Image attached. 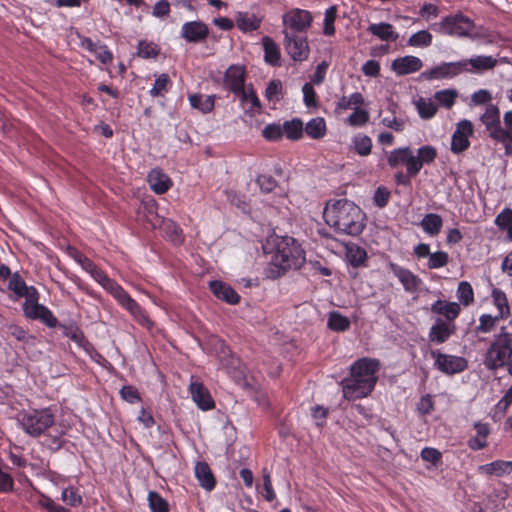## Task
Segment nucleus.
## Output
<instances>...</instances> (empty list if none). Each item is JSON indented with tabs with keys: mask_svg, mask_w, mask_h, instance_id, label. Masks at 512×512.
I'll return each mask as SVG.
<instances>
[{
	"mask_svg": "<svg viewBox=\"0 0 512 512\" xmlns=\"http://www.w3.org/2000/svg\"><path fill=\"white\" fill-rule=\"evenodd\" d=\"M270 255L266 270L268 278L276 279L291 269H299L305 263V252L298 241L289 236H271L265 245Z\"/></svg>",
	"mask_w": 512,
	"mask_h": 512,
	"instance_id": "1",
	"label": "nucleus"
},
{
	"mask_svg": "<svg viewBox=\"0 0 512 512\" xmlns=\"http://www.w3.org/2000/svg\"><path fill=\"white\" fill-rule=\"evenodd\" d=\"M118 304L127 310L140 325L151 328L153 323L145 310L115 280L98 268L89 258L81 259L79 264Z\"/></svg>",
	"mask_w": 512,
	"mask_h": 512,
	"instance_id": "2",
	"label": "nucleus"
},
{
	"mask_svg": "<svg viewBox=\"0 0 512 512\" xmlns=\"http://www.w3.org/2000/svg\"><path fill=\"white\" fill-rule=\"evenodd\" d=\"M380 362L364 357L355 361L350 368V376L342 381L343 396L347 400L367 397L377 383Z\"/></svg>",
	"mask_w": 512,
	"mask_h": 512,
	"instance_id": "3",
	"label": "nucleus"
},
{
	"mask_svg": "<svg viewBox=\"0 0 512 512\" xmlns=\"http://www.w3.org/2000/svg\"><path fill=\"white\" fill-rule=\"evenodd\" d=\"M323 217L326 224L339 233L358 235L364 228V214L361 209L346 199L327 202Z\"/></svg>",
	"mask_w": 512,
	"mask_h": 512,
	"instance_id": "4",
	"label": "nucleus"
},
{
	"mask_svg": "<svg viewBox=\"0 0 512 512\" xmlns=\"http://www.w3.org/2000/svg\"><path fill=\"white\" fill-rule=\"evenodd\" d=\"M437 150L431 145H423L417 149L416 154L408 147H399L392 150L387 157V163L391 168L400 165L406 167L407 175L410 177L417 176L424 165H429L435 161Z\"/></svg>",
	"mask_w": 512,
	"mask_h": 512,
	"instance_id": "5",
	"label": "nucleus"
},
{
	"mask_svg": "<svg viewBox=\"0 0 512 512\" xmlns=\"http://www.w3.org/2000/svg\"><path fill=\"white\" fill-rule=\"evenodd\" d=\"M512 358V333L501 327L487 348L483 364L488 370H498L506 366Z\"/></svg>",
	"mask_w": 512,
	"mask_h": 512,
	"instance_id": "6",
	"label": "nucleus"
},
{
	"mask_svg": "<svg viewBox=\"0 0 512 512\" xmlns=\"http://www.w3.org/2000/svg\"><path fill=\"white\" fill-rule=\"evenodd\" d=\"M18 422L28 435L38 437L54 424L55 417L49 408L31 409L19 413Z\"/></svg>",
	"mask_w": 512,
	"mask_h": 512,
	"instance_id": "7",
	"label": "nucleus"
},
{
	"mask_svg": "<svg viewBox=\"0 0 512 512\" xmlns=\"http://www.w3.org/2000/svg\"><path fill=\"white\" fill-rule=\"evenodd\" d=\"M475 28L474 22L462 13L446 16L432 25V29L440 34L454 37H471Z\"/></svg>",
	"mask_w": 512,
	"mask_h": 512,
	"instance_id": "8",
	"label": "nucleus"
},
{
	"mask_svg": "<svg viewBox=\"0 0 512 512\" xmlns=\"http://www.w3.org/2000/svg\"><path fill=\"white\" fill-rule=\"evenodd\" d=\"M23 312L27 318L39 320L50 328L57 325L58 321L52 312L46 306L38 303V293L24 301Z\"/></svg>",
	"mask_w": 512,
	"mask_h": 512,
	"instance_id": "9",
	"label": "nucleus"
},
{
	"mask_svg": "<svg viewBox=\"0 0 512 512\" xmlns=\"http://www.w3.org/2000/svg\"><path fill=\"white\" fill-rule=\"evenodd\" d=\"M468 70L466 61L444 62L420 74L423 80H441L453 78L460 73Z\"/></svg>",
	"mask_w": 512,
	"mask_h": 512,
	"instance_id": "10",
	"label": "nucleus"
},
{
	"mask_svg": "<svg viewBox=\"0 0 512 512\" xmlns=\"http://www.w3.org/2000/svg\"><path fill=\"white\" fill-rule=\"evenodd\" d=\"M312 21L313 17L309 11L299 8L291 9L283 15L284 31L304 32L311 26Z\"/></svg>",
	"mask_w": 512,
	"mask_h": 512,
	"instance_id": "11",
	"label": "nucleus"
},
{
	"mask_svg": "<svg viewBox=\"0 0 512 512\" xmlns=\"http://www.w3.org/2000/svg\"><path fill=\"white\" fill-rule=\"evenodd\" d=\"M473 124L470 120L463 119L456 125L452 134L451 151L455 154L467 150L470 146L469 138L473 135Z\"/></svg>",
	"mask_w": 512,
	"mask_h": 512,
	"instance_id": "12",
	"label": "nucleus"
},
{
	"mask_svg": "<svg viewBox=\"0 0 512 512\" xmlns=\"http://www.w3.org/2000/svg\"><path fill=\"white\" fill-rule=\"evenodd\" d=\"M432 356L435 357V367L445 374L460 373L468 366V362L464 357L441 352H432Z\"/></svg>",
	"mask_w": 512,
	"mask_h": 512,
	"instance_id": "13",
	"label": "nucleus"
},
{
	"mask_svg": "<svg viewBox=\"0 0 512 512\" xmlns=\"http://www.w3.org/2000/svg\"><path fill=\"white\" fill-rule=\"evenodd\" d=\"M285 49L290 57L295 61H304L309 56V46L307 38L296 35L289 31H284Z\"/></svg>",
	"mask_w": 512,
	"mask_h": 512,
	"instance_id": "14",
	"label": "nucleus"
},
{
	"mask_svg": "<svg viewBox=\"0 0 512 512\" xmlns=\"http://www.w3.org/2000/svg\"><path fill=\"white\" fill-rule=\"evenodd\" d=\"M390 271L398 278L406 292L415 293L420 289L422 280L410 270L393 262L388 264Z\"/></svg>",
	"mask_w": 512,
	"mask_h": 512,
	"instance_id": "15",
	"label": "nucleus"
},
{
	"mask_svg": "<svg viewBox=\"0 0 512 512\" xmlns=\"http://www.w3.org/2000/svg\"><path fill=\"white\" fill-rule=\"evenodd\" d=\"M79 46L93 54L104 65L110 64L113 61L112 52L100 41L94 42L89 37L79 36Z\"/></svg>",
	"mask_w": 512,
	"mask_h": 512,
	"instance_id": "16",
	"label": "nucleus"
},
{
	"mask_svg": "<svg viewBox=\"0 0 512 512\" xmlns=\"http://www.w3.org/2000/svg\"><path fill=\"white\" fill-rule=\"evenodd\" d=\"M480 121L485 126L492 139L505 130L501 126L500 110L494 104L489 103L486 106L484 113L480 117Z\"/></svg>",
	"mask_w": 512,
	"mask_h": 512,
	"instance_id": "17",
	"label": "nucleus"
},
{
	"mask_svg": "<svg viewBox=\"0 0 512 512\" xmlns=\"http://www.w3.org/2000/svg\"><path fill=\"white\" fill-rule=\"evenodd\" d=\"M423 67L422 60L413 55L398 57L392 61L391 69L398 76H404L418 72Z\"/></svg>",
	"mask_w": 512,
	"mask_h": 512,
	"instance_id": "18",
	"label": "nucleus"
},
{
	"mask_svg": "<svg viewBox=\"0 0 512 512\" xmlns=\"http://www.w3.org/2000/svg\"><path fill=\"white\" fill-rule=\"evenodd\" d=\"M245 68L241 65H231L224 75V86L238 94L245 88Z\"/></svg>",
	"mask_w": 512,
	"mask_h": 512,
	"instance_id": "19",
	"label": "nucleus"
},
{
	"mask_svg": "<svg viewBox=\"0 0 512 512\" xmlns=\"http://www.w3.org/2000/svg\"><path fill=\"white\" fill-rule=\"evenodd\" d=\"M209 30L201 21L186 22L182 25L181 36L188 42L198 43L206 39Z\"/></svg>",
	"mask_w": 512,
	"mask_h": 512,
	"instance_id": "20",
	"label": "nucleus"
},
{
	"mask_svg": "<svg viewBox=\"0 0 512 512\" xmlns=\"http://www.w3.org/2000/svg\"><path fill=\"white\" fill-rule=\"evenodd\" d=\"M150 189L156 194H164L172 187L171 178L160 168L152 169L147 176Z\"/></svg>",
	"mask_w": 512,
	"mask_h": 512,
	"instance_id": "21",
	"label": "nucleus"
},
{
	"mask_svg": "<svg viewBox=\"0 0 512 512\" xmlns=\"http://www.w3.org/2000/svg\"><path fill=\"white\" fill-rule=\"evenodd\" d=\"M190 393L193 401L201 410H210L214 407V401L208 391L201 383L191 382Z\"/></svg>",
	"mask_w": 512,
	"mask_h": 512,
	"instance_id": "22",
	"label": "nucleus"
},
{
	"mask_svg": "<svg viewBox=\"0 0 512 512\" xmlns=\"http://www.w3.org/2000/svg\"><path fill=\"white\" fill-rule=\"evenodd\" d=\"M368 31L373 36L386 42L396 41L399 37V34L395 31L393 25L387 22L370 24Z\"/></svg>",
	"mask_w": 512,
	"mask_h": 512,
	"instance_id": "23",
	"label": "nucleus"
},
{
	"mask_svg": "<svg viewBox=\"0 0 512 512\" xmlns=\"http://www.w3.org/2000/svg\"><path fill=\"white\" fill-rule=\"evenodd\" d=\"M209 286L217 298L222 299L229 304H236L239 302V295L229 285L221 281H211Z\"/></svg>",
	"mask_w": 512,
	"mask_h": 512,
	"instance_id": "24",
	"label": "nucleus"
},
{
	"mask_svg": "<svg viewBox=\"0 0 512 512\" xmlns=\"http://www.w3.org/2000/svg\"><path fill=\"white\" fill-rule=\"evenodd\" d=\"M453 332V326H450L446 322L439 320L431 326L428 337L430 342L442 344L450 338Z\"/></svg>",
	"mask_w": 512,
	"mask_h": 512,
	"instance_id": "25",
	"label": "nucleus"
},
{
	"mask_svg": "<svg viewBox=\"0 0 512 512\" xmlns=\"http://www.w3.org/2000/svg\"><path fill=\"white\" fill-rule=\"evenodd\" d=\"M467 62L468 70L470 73H482L484 71L493 69L497 63V60L492 56L478 55L471 57Z\"/></svg>",
	"mask_w": 512,
	"mask_h": 512,
	"instance_id": "26",
	"label": "nucleus"
},
{
	"mask_svg": "<svg viewBox=\"0 0 512 512\" xmlns=\"http://www.w3.org/2000/svg\"><path fill=\"white\" fill-rule=\"evenodd\" d=\"M478 471L484 475L502 477L512 472V461L496 460L479 466Z\"/></svg>",
	"mask_w": 512,
	"mask_h": 512,
	"instance_id": "27",
	"label": "nucleus"
},
{
	"mask_svg": "<svg viewBox=\"0 0 512 512\" xmlns=\"http://www.w3.org/2000/svg\"><path fill=\"white\" fill-rule=\"evenodd\" d=\"M156 202L154 200H148L141 203L137 211L139 219L147 222L151 227L155 228L161 223V219L158 217L156 212Z\"/></svg>",
	"mask_w": 512,
	"mask_h": 512,
	"instance_id": "28",
	"label": "nucleus"
},
{
	"mask_svg": "<svg viewBox=\"0 0 512 512\" xmlns=\"http://www.w3.org/2000/svg\"><path fill=\"white\" fill-rule=\"evenodd\" d=\"M8 288L18 297H25V300L37 294V290L33 286H27L18 273H14L9 281Z\"/></svg>",
	"mask_w": 512,
	"mask_h": 512,
	"instance_id": "29",
	"label": "nucleus"
},
{
	"mask_svg": "<svg viewBox=\"0 0 512 512\" xmlns=\"http://www.w3.org/2000/svg\"><path fill=\"white\" fill-rule=\"evenodd\" d=\"M460 305L456 302L437 300L431 306V311L443 315L449 320H454L460 313Z\"/></svg>",
	"mask_w": 512,
	"mask_h": 512,
	"instance_id": "30",
	"label": "nucleus"
},
{
	"mask_svg": "<svg viewBox=\"0 0 512 512\" xmlns=\"http://www.w3.org/2000/svg\"><path fill=\"white\" fill-rule=\"evenodd\" d=\"M414 105L422 119L433 118L438 110V105L435 103L434 98L419 97L414 101Z\"/></svg>",
	"mask_w": 512,
	"mask_h": 512,
	"instance_id": "31",
	"label": "nucleus"
},
{
	"mask_svg": "<svg viewBox=\"0 0 512 512\" xmlns=\"http://www.w3.org/2000/svg\"><path fill=\"white\" fill-rule=\"evenodd\" d=\"M261 19L255 14L248 12H238L236 15V25L242 32H251L260 27Z\"/></svg>",
	"mask_w": 512,
	"mask_h": 512,
	"instance_id": "32",
	"label": "nucleus"
},
{
	"mask_svg": "<svg viewBox=\"0 0 512 512\" xmlns=\"http://www.w3.org/2000/svg\"><path fill=\"white\" fill-rule=\"evenodd\" d=\"M195 476L200 485L206 490H212L215 486V480L212 472L205 462H197L195 465Z\"/></svg>",
	"mask_w": 512,
	"mask_h": 512,
	"instance_id": "33",
	"label": "nucleus"
},
{
	"mask_svg": "<svg viewBox=\"0 0 512 512\" xmlns=\"http://www.w3.org/2000/svg\"><path fill=\"white\" fill-rule=\"evenodd\" d=\"M262 44L265 62L273 66L279 65L281 54L277 44L268 36L262 39Z\"/></svg>",
	"mask_w": 512,
	"mask_h": 512,
	"instance_id": "34",
	"label": "nucleus"
},
{
	"mask_svg": "<svg viewBox=\"0 0 512 512\" xmlns=\"http://www.w3.org/2000/svg\"><path fill=\"white\" fill-rule=\"evenodd\" d=\"M491 296L493 304L498 310V317L503 319L508 318L510 316V306L506 294L500 289H493Z\"/></svg>",
	"mask_w": 512,
	"mask_h": 512,
	"instance_id": "35",
	"label": "nucleus"
},
{
	"mask_svg": "<svg viewBox=\"0 0 512 512\" xmlns=\"http://www.w3.org/2000/svg\"><path fill=\"white\" fill-rule=\"evenodd\" d=\"M190 105L202 113H209L214 108V96H202L199 94H193L189 96Z\"/></svg>",
	"mask_w": 512,
	"mask_h": 512,
	"instance_id": "36",
	"label": "nucleus"
},
{
	"mask_svg": "<svg viewBox=\"0 0 512 512\" xmlns=\"http://www.w3.org/2000/svg\"><path fill=\"white\" fill-rule=\"evenodd\" d=\"M442 224V218L438 214L434 213L425 215L421 221V227L431 236L437 235L440 232Z\"/></svg>",
	"mask_w": 512,
	"mask_h": 512,
	"instance_id": "37",
	"label": "nucleus"
},
{
	"mask_svg": "<svg viewBox=\"0 0 512 512\" xmlns=\"http://www.w3.org/2000/svg\"><path fill=\"white\" fill-rule=\"evenodd\" d=\"M306 134L313 139H320L326 134V123L324 118L316 117L311 119L305 126Z\"/></svg>",
	"mask_w": 512,
	"mask_h": 512,
	"instance_id": "38",
	"label": "nucleus"
},
{
	"mask_svg": "<svg viewBox=\"0 0 512 512\" xmlns=\"http://www.w3.org/2000/svg\"><path fill=\"white\" fill-rule=\"evenodd\" d=\"M458 97V92L455 89H443L435 92L434 100L441 107L446 109L452 108Z\"/></svg>",
	"mask_w": 512,
	"mask_h": 512,
	"instance_id": "39",
	"label": "nucleus"
},
{
	"mask_svg": "<svg viewBox=\"0 0 512 512\" xmlns=\"http://www.w3.org/2000/svg\"><path fill=\"white\" fill-rule=\"evenodd\" d=\"M346 258L352 266L358 267L365 262L367 253L358 245L351 244L346 247Z\"/></svg>",
	"mask_w": 512,
	"mask_h": 512,
	"instance_id": "40",
	"label": "nucleus"
},
{
	"mask_svg": "<svg viewBox=\"0 0 512 512\" xmlns=\"http://www.w3.org/2000/svg\"><path fill=\"white\" fill-rule=\"evenodd\" d=\"M327 326L333 331L343 332L349 329L350 321L340 312L333 311L329 313Z\"/></svg>",
	"mask_w": 512,
	"mask_h": 512,
	"instance_id": "41",
	"label": "nucleus"
},
{
	"mask_svg": "<svg viewBox=\"0 0 512 512\" xmlns=\"http://www.w3.org/2000/svg\"><path fill=\"white\" fill-rule=\"evenodd\" d=\"M433 36L428 30H420L413 33L407 44L411 47L425 48L432 44Z\"/></svg>",
	"mask_w": 512,
	"mask_h": 512,
	"instance_id": "42",
	"label": "nucleus"
},
{
	"mask_svg": "<svg viewBox=\"0 0 512 512\" xmlns=\"http://www.w3.org/2000/svg\"><path fill=\"white\" fill-rule=\"evenodd\" d=\"M282 127L283 135L290 140H298L303 134V123L298 119L286 121Z\"/></svg>",
	"mask_w": 512,
	"mask_h": 512,
	"instance_id": "43",
	"label": "nucleus"
},
{
	"mask_svg": "<svg viewBox=\"0 0 512 512\" xmlns=\"http://www.w3.org/2000/svg\"><path fill=\"white\" fill-rule=\"evenodd\" d=\"M171 85L172 83L168 74L162 73L155 79L149 93L152 97L162 96L168 92Z\"/></svg>",
	"mask_w": 512,
	"mask_h": 512,
	"instance_id": "44",
	"label": "nucleus"
},
{
	"mask_svg": "<svg viewBox=\"0 0 512 512\" xmlns=\"http://www.w3.org/2000/svg\"><path fill=\"white\" fill-rule=\"evenodd\" d=\"M364 104V98L361 93L355 92L349 96H343L337 103L341 110L357 109Z\"/></svg>",
	"mask_w": 512,
	"mask_h": 512,
	"instance_id": "45",
	"label": "nucleus"
},
{
	"mask_svg": "<svg viewBox=\"0 0 512 512\" xmlns=\"http://www.w3.org/2000/svg\"><path fill=\"white\" fill-rule=\"evenodd\" d=\"M337 18V7L330 6L324 13L323 34L325 36H333L335 34V20Z\"/></svg>",
	"mask_w": 512,
	"mask_h": 512,
	"instance_id": "46",
	"label": "nucleus"
},
{
	"mask_svg": "<svg viewBox=\"0 0 512 512\" xmlns=\"http://www.w3.org/2000/svg\"><path fill=\"white\" fill-rule=\"evenodd\" d=\"M237 95L240 96L241 101L243 103L249 105L251 110L259 111L261 109V102L252 87H250V86L245 87Z\"/></svg>",
	"mask_w": 512,
	"mask_h": 512,
	"instance_id": "47",
	"label": "nucleus"
},
{
	"mask_svg": "<svg viewBox=\"0 0 512 512\" xmlns=\"http://www.w3.org/2000/svg\"><path fill=\"white\" fill-rule=\"evenodd\" d=\"M354 149L360 156H367L371 153L372 140L367 135H356L353 138Z\"/></svg>",
	"mask_w": 512,
	"mask_h": 512,
	"instance_id": "48",
	"label": "nucleus"
},
{
	"mask_svg": "<svg viewBox=\"0 0 512 512\" xmlns=\"http://www.w3.org/2000/svg\"><path fill=\"white\" fill-rule=\"evenodd\" d=\"M501 318L498 317V315L496 316H492L490 314H482L480 317H479V324L476 326V332H479V333H489L491 332L496 323L500 320Z\"/></svg>",
	"mask_w": 512,
	"mask_h": 512,
	"instance_id": "49",
	"label": "nucleus"
},
{
	"mask_svg": "<svg viewBox=\"0 0 512 512\" xmlns=\"http://www.w3.org/2000/svg\"><path fill=\"white\" fill-rule=\"evenodd\" d=\"M457 297L459 301L465 306L474 301V293L470 283L467 281H462L459 283L457 288Z\"/></svg>",
	"mask_w": 512,
	"mask_h": 512,
	"instance_id": "50",
	"label": "nucleus"
},
{
	"mask_svg": "<svg viewBox=\"0 0 512 512\" xmlns=\"http://www.w3.org/2000/svg\"><path fill=\"white\" fill-rule=\"evenodd\" d=\"M159 53V47L153 42L140 41L138 44V56L149 59L155 58Z\"/></svg>",
	"mask_w": 512,
	"mask_h": 512,
	"instance_id": "51",
	"label": "nucleus"
},
{
	"mask_svg": "<svg viewBox=\"0 0 512 512\" xmlns=\"http://www.w3.org/2000/svg\"><path fill=\"white\" fill-rule=\"evenodd\" d=\"M148 502L152 512H168L167 502L156 492H149Z\"/></svg>",
	"mask_w": 512,
	"mask_h": 512,
	"instance_id": "52",
	"label": "nucleus"
},
{
	"mask_svg": "<svg viewBox=\"0 0 512 512\" xmlns=\"http://www.w3.org/2000/svg\"><path fill=\"white\" fill-rule=\"evenodd\" d=\"M61 499L72 507H77L82 504V497L74 487L65 488L62 491Z\"/></svg>",
	"mask_w": 512,
	"mask_h": 512,
	"instance_id": "53",
	"label": "nucleus"
},
{
	"mask_svg": "<svg viewBox=\"0 0 512 512\" xmlns=\"http://www.w3.org/2000/svg\"><path fill=\"white\" fill-rule=\"evenodd\" d=\"M369 120V113L364 109H354L353 113L347 118L350 126L359 127L365 125Z\"/></svg>",
	"mask_w": 512,
	"mask_h": 512,
	"instance_id": "54",
	"label": "nucleus"
},
{
	"mask_svg": "<svg viewBox=\"0 0 512 512\" xmlns=\"http://www.w3.org/2000/svg\"><path fill=\"white\" fill-rule=\"evenodd\" d=\"M449 260L448 253L444 251H437L435 253H431L428 258L427 266L430 269H438L444 267Z\"/></svg>",
	"mask_w": 512,
	"mask_h": 512,
	"instance_id": "55",
	"label": "nucleus"
},
{
	"mask_svg": "<svg viewBox=\"0 0 512 512\" xmlns=\"http://www.w3.org/2000/svg\"><path fill=\"white\" fill-rule=\"evenodd\" d=\"M381 124L389 129L396 131V132H401L405 128V120L402 118L396 117L394 113H391L390 115L382 117Z\"/></svg>",
	"mask_w": 512,
	"mask_h": 512,
	"instance_id": "56",
	"label": "nucleus"
},
{
	"mask_svg": "<svg viewBox=\"0 0 512 512\" xmlns=\"http://www.w3.org/2000/svg\"><path fill=\"white\" fill-rule=\"evenodd\" d=\"M262 136L268 141H278L283 137V127L279 124H268L262 130Z\"/></svg>",
	"mask_w": 512,
	"mask_h": 512,
	"instance_id": "57",
	"label": "nucleus"
},
{
	"mask_svg": "<svg viewBox=\"0 0 512 512\" xmlns=\"http://www.w3.org/2000/svg\"><path fill=\"white\" fill-rule=\"evenodd\" d=\"M303 101L307 107L317 106V94L311 83H305L302 87Z\"/></svg>",
	"mask_w": 512,
	"mask_h": 512,
	"instance_id": "58",
	"label": "nucleus"
},
{
	"mask_svg": "<svg viewBox=\"0 0 512 512\" xmlns=\"http://www.w3.org/2000/svg\"><path fill=\"white\" fill-rule=\"evenodd\" d=\"M439 13L438 6L432 3H424L419 10V15L426 21L437 18Z\"/></svg>",
	"mask_w": 512,
	"mask_h": 512,
	"instance_id": "59",
	"label": "nucleus"
},
{
	"mask_svg": "<svg viewBox=\"0 0 512 512\" xmlns=\"http://www.w3.org/2000/svg\"><path fill=\"white\" fill-rule=\"evenodd\" d=\"M495 224L502 230H507L512 224V209L504 208L495 218Z\"/></svg>",
	"mask_w": 512,
	"mask_h": 512,
	"instance_id": "60",
	"label": "nucleus"
},
{
	"mask_svg": "<svg viewBox=\"0 0 512 512\" xmlns=\"http://www.w3.org/2000/svg\"><path fill=\"white\" fill-rule=\"evenodd\" d=\"M493 139L503 144L506 155H512V131L505 129Z\"/></svg>",
	"mask_w": 512,
	"mask_h": 512,
	"instance_id": "61",
	"label": "nucleus"
},
{
	"mask_svg": "<svg viewBox=\"0 0 512 512\" xmlns=\"http://www.w3.org/2000/svg\"><path fill=\"white\" fill-rule=\"evenodd\" d=\"M282 90V83L279 80H272L269 82L266 91L265 96L269 101H273L278 99V95L281 93Z\"/></svg>",
	"mask_w": 512,
	"mask_h": 512,
	"instance_id": "62",
	"label": "nucleus"
},
{
	"mask_svg": "<svg viewBox=\"0 0 512 512\" xmlns=\"http://www.w3.org/2000/svg\"><path fill=\"white\" fill-rule=\"evenodd\" d=\"M256 182L260 189L267 193L273 191L277 185L276 181L270 175H260L257 177Z\"/></svg>",
	"mask_w": 512,
	"mask_h": 512,
	"instance_id": "63",
	"label": "nucleus"
},
{
	"mask_svg": "<svg viewBox=\"0 0 512 512\" xmlns=\"http://www.w3.org/2000/svg\"><path fill=\"white\" fill-rule=\"evenodd\" d=\"M361 70L365 76L377 77L380 73V63L376 60H368L362 65Z\"/></svg>",
	"mask_w": 512,
	"mask_h": 512,
	"instance_id": "64",
	"label": "nucleus"
}]
</instances>
